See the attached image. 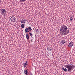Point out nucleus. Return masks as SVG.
I'll list each match as a JSON object with an SVG mask.
<instances>
[{"label":"nucleus","mask_w":75,"mask_h":75,"mask_svg":"<svg viewBox=\"0 0 75 75\" xmlns=\"http://www.w3.org/2000/svg\"><path fill=\"white\" fill-rule=\"evenodd\" d=\"M11 22L12 23H14L16 21V18L14 16H12L10 18Z\"/></svg>","instance_id":"4"},{"label":"nucleus","mask_w":75,"mask_h":75,"mask_svg":"<svg viewBox=\"0 0 75 75\" xmlns=\"http://www.w3.org/2000/svg\"><path fill=\"white\" fill-rule=\"evenodd\" d=\"M74 44V43L72 42H71L69 45V47H72V46H73V44Z\"/></svg>","instance_id":"6"},{"label":"nucleus","mask_w":75,"mask_h":75,"mask_svg":"<svg viewBox=\"0 0 75 75\" xmlns=\"http://www.w3.org/2000/svg\"><path fill=\"white\" fill-rule=\"evenodd\" d=\"M1 0H0V3H1Z\"/></svg>","instance_id":"22"},{"label":"nucleus","mask_w":75,"mask_h":75,"mask_svg":"<svg viewBox=\"0 0 75 75\" xmlns=\"http://www.w3.org/2000/svg\"><path fill=\"white\" fill-rule=\"evenodd\" d=\"M29 34L30 35V37H33V34L31 33H29Z\"/></svg>","instance_id":"14"},{"label":"nucleus","mask_w":75,"mask_h":75,"mask_svg":"<svg viewBox=\"0 0 75 75\" xmlns=\"http://www.w3.org/2000/svg\"><path fill=\"white\" fill-rule=\"evenodd\" d=\"M64 66L65 67V68H67L68 71H72L74 69V68L75 67V66H71V64L64 65Z\"/></svg>","instance_id":"2"},{"label":"nucleus","mask_w":75,"mask_h":75,"mask_svg":"<svg viewBox=\"0 0 75 75\" xmlns=\"http://www.w3.org/2000/svg\"><path fill=\"white\" fill-rule=\"evenodd\" d=\"M31 30H32V29L31 28V27H29L28 28H26L25 29V33H27V32H29V31H30Z\"/></svg>","instance_id":"3"},{"label":"nucleus","mask_w":75,"mask_h":75,"mask_svg":"<svg viewBox=\"0 0 75 75\" xmlns=\"http://www.w3.org/2000/svg\"><path fill=\"white\" fill-rule=\"evenodd\" d=\"M26 38L28 39H29V36H28V34H26Z\"/></svg>","instance_id":"12"},{"label":"nucleus","mask_w":75,"mask_h":75,"mask_svg":"<svg viewBox=\"0 0 75 75\" xmlns=\"http://www.w3.org/2000/svg\"><path fill=\"white\" fill-rule=\"evenodd\" d=\"M21 2H24V1H25L26 0H20Z\"/></svg>","instance_id":"13"},{"label":"nucleus","mask_w":75,"mask_h":75,"mask_svg":"<svg viewBox=\"0 0 75 75\" xmlns=\"http://www.w3.org/2000/svg\"><path fill=\"white\" fill-rule=\"evenodd\" d=\"M72 20H73V18H72V17H71L70 19V21H72Z\"/></svg>","instance_id":"16"},{"label":"nucleus","mask_w":75,"mask_h":75,"mask_svg":"<svg viewBox=\"0 0 75 75\" xmlns=\"http://www.w3.org/2000/svg\"><path fill=\"white\" fill-rule=\"evenodd\" d=\"M1 14H3L4 13H6V11L4 9H2L1 10Z\"/></svg>","instance_id":"5"},{"label":"nucleus","mask_w":75,"mask_h":75,"mask_svg":"<svg viewBox=\"0 0 75 75\" xmlns=\"http://www.w3.org/2000/svg\"><path fill=\"white\" fill-rule=\"evenodd\" d=\"M47 50L48 51H51L52 50V49L50 47H47Z\"/></svg>","instance_id":"8"},{"label":"nucleus","mask_w":75,"mask_h":75,"mask_svg":"<svg viewBox=\"0 0 75 75\" xmlns=\"http://www.w3.org/2000/svg\"><path fill=\"white\" fill-rule=\"evenodd\" d=\"M33 41L32 39L31 40V42H33V41Z\"/></svg>","instance_id":"20"},{"label":"nucleus","mask_w":75,"mask_h":75,"mask_svg":"<svg viewBox=\"0 0 75 75\" xmlns=\"http://www.w3.org/2000/svg\"><path fill=\"white\" fill-rule=\"evenodd\" d=\"M24 73H25V74L26 75H28L27 74H28V71H27L25 69V70H24Z\"/></svg>","instance_id":"7"},{"label":"nucleus","mask_w":75,"mask_h":75,"mask_svg":"<svg viewBox=\"0 0 75 75\" xmlns=\"http://www.w3.org/2000/svg\"><path fill=\"white\" fill-rule=\"evenodd\" d=\"M25 24V22L23 21H21V24Z\"/></svg>","instance_id":"17"},{"label":"nucleus","mask_w":75,"mask_h":75,"mask_svg":"<svg viewBox=\"0 0 75 75\" xmlns=\"http://www.w3.org/2000/svg\"><path fill=\"white\" fill-rule=\"evenodd\" d=\"M65 43V41L63 40L62 42V44H64V43Z\"/></svg>","instance_id":"15"},{"label":"nucleus","mask_w":75,"mask_h":75,"mask_svg":"<svg viewBox=\"0 0 75 75\" xmlns=\"http://www.w3.org/2000/svg\"><path fill=\"white\" fill-rule=\"evenodd\" d=\"M62 69L65 72H66L67 71V69L66 68L64 69V68H62Z\"/></svg>","instance_id":"11"},{"label":"nucleus","mask_w":75,"mask_h":75,"mask_svg":"<svg viewBox=\"0 0 75 75\" xmlns=\"http://www.w3.org/2000/svg\"><path fill=\"white\" fill-rule=\"evenodd\" d=\"M25 20H23V21H24V22L25 21Z\"/></svg>","instance_id":"21"},{"label":"nucleus","mask_w":75,"mask_h":75,"mask_svg":"<svg viewBox=\"0 0 75 75\" xmlns=\"http://www.w3.org/2000/svg\"><path fill=\"white\" fill-rule=\"evenodd\" d=\"M25 25L24 24H22L21 25V28H24Z\"/></svg>","instance_id":"10"},{"label":"nucleus","mask_w":75,"mask_h":75,"mask_svg":"<svg viewBox=\"0 0 75 75\" xmlns=\"http://www.w3.org/2000/svg\"><path fill=\"white\" fill-rule=\"evenodd\" d=\"M60 31L62 35H66L69 33V30L67 26L63 25L61 27Z\"/></svg>","instance_id":"1"},{"label":"nucleus","mask_w":75,"mask_h":75,"mask_svg":"<svg viewBox=\"0 0 75 75\" xmlns=\"http://www.w3.org/2000/svg\"><path fill=\"white\" fill-rule=\"evenodd\" d=\"M25 21H27V20H25Z\"/></svg>","instance_id":"23"},{"label":"nucleus","mask_w":75,"mask_h":75,"mask_svg":"<svg viewBox=\"0 0 75 75\" xmlns=\"http://www.w3.org/2000/svg\"><path fill=\"white\" fill-rule=\"evenodd\" d=\"M30 75H33V74H32V73H30Z\"/></svg>","instance_id":"19"},{"label":"nucleus","mask_w":75,"mask_h":75,"mask_svg":"<svg viewBox=\"0 0 75 75\" xmlns=\"http://www.w3.org/2000/svg\"><path fill=\"white\" fill-rule=\"evenodd\" d=\"M27 61H26V62L23 64V66L25 68V67H27V65H28V64L27 63Z\"/></svg>","instance_id":"9"},{"label":"nucleus","mask_w":75,"mask_h":75,"mask_svg":"<svg viewBox=\"0 0 75 75\" xmlns=\"http://www.w3.org/2000/svg\"><path fill=\"white\" fill-rule=\"evenodd\" d=\"M37 31H38V32H39V30H38V29H37Z\"/></svg>","instance_id":"18"}]
</instances>
